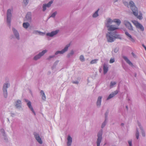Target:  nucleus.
<instances>
[{"mask_svg": "<svg viewBox=\"0 0 146 146\" xmlns=\"http://www.w3.org/2000/svg\"><path fill=\"white\" fill-rule=\"evenodd\" d=\"M13 31L16 37L18 39H19V34L17 31H16L15 29L14 28L13 29Z\"/></svg>", "mask_w": 146, "mask_h": 146, "instance_id": "obj_19", "label": "nucleus"}, {"mask_svg": "<svg viewBox=\"0 0 146 146\" xmlns=\"http://www.w3.org/2000/svg\"><path fill=\"white\" fill-rule=\"evenodd\" d=\"M123 125H124V124L123 123H121V125L123 126Z\"/></svg>", "mask_w": 146, "mask_h": 146, "instance_id": "obj_46", "label": "nucleus"}, {"mask_svg": "<svg viewBox=\"0 0 146 146\" xmlns=\"http://www.w3.org/2000/svg\"><path fill=\"white\" fill-rule=\"evenodd\" d=\"M142 135L143 137L145 136V133H144V132H142Z\"/></svg>", "mask_w": 146, "mask_h": 146, "instance_id": "obj_39", "label": "nucleus"}, {"mask_svg": "<svg viewBox=\"0 0 146 146\" xmlns=\"http://www.w3.org/2000/svg\"><path fill=\"white\" fill-rule=\"evenodd\" d=\"M56 14V12H55L54 13H52V15L50 17H54L55 16Z\"/></svg>", "mask_w": 146, "mask_h": 146, "instance_id": "obj_34", "label": "nucleus"}, {"mask_svg": "<svg viewBox=\"0 0 146 146\" xmlns=\"http://www.w3.org/2000/svg\"><path fill=\"white\" fill-rule=\"evenodd\" d=\"M116 83L115 82H111L110 83V86L112 87L113 86L115 85Z\"/></svg>", "mask_w": 146, "mask_h": 146, "instance_id": "obj_31", "label": "nucleus"}, {"mask_svg": "<svg viewBox=\"0 0 146 146\" xmlns=\"http://www.w3.org/2000/svg\"><path fill=\"white\" fill-rule=\"evenodd\" d=\"M54 56H50L49 58H48V59H49L50 58H53Z\"/></svg>", "mask_w": 146, "mask_h": 146, "instance_id": "obj_42", "label": "nucleus"}, {"mask_svg": "<svg viewBox=\"0 0 146 146\" xmlns=\"http://www.w3.org/2000/svg\"><path fill=\"white\" fill-rule=\"evenodd\" d=\"M102 98V97L101 96H99L98 97L97 102V106H100L101 105Z\"/></svg>", "mask_w": 146, "mask_h": 146, "instance_id": "obj_20", "label": "nucleus"}, {"mask_svg": "<svg viewBox=\"0 0 146 146\" xmlns=\"http://www.w3.org/2000/svg\"><path fill=\"white\" fill-rule=\"evenodd\" d=\"M58 31L56 30L55 31L52 32L51 33H48L46 34V35L51 37L53 36L56 35L58 32Z\"/></svg>", "mask_w": 146, "mask_h": 146, "instance_id": "obj_13", "label": "nucleus"}, {"mask_svg": "<svg viewBox=\"0 0 146 146\" xmlns=\"http://www.w3.org/2000/svg\"><path fill=\"white\" fill-rule=\"evenodd\" d=\"M104 70V73L105 74H106L108 72V68L105 65H104L103 67Z\"/></svg>", "mask_w": 146, "mask_h": 146, "instance_id": "obj_23", "label": "nucleus"}, {"mask_svg": "<svg viewBox=\"0 0 146 146\" xmlns=\"http://www.w3.org/2000/svg\"><path fill=\"white\" fill-rule=\"evenodd\" d=\"M114 1H115V2H116L117 1V0H114Z\"/></svg>", "mask_w": 146, "mask_h": 146, "instance_id": "obj_47", "label": "nucleus"}, {"mask_svg": "<svg viewBox=\"0 0 146 146\" xmlns=\"http://www.w3.org/2000/svg\"><path fill=\"white\" fill-rule=\"evenodd\" d=\"M29 26V24L28 23H24L23 24V26L25 29H27Z\"/></svg>", "mask_w": 146, "mask_h": 146, "instance_id": "obj_24", "label": "nucleus"}, {"mask_svg": "<svg viewBox=\"0 0 146 146\" xmlns=\"http://www.w3.org/2000/svg\"><path fill=\"white\" fill-rule=\"evenodd\" d=\"M123 58L126 61V62L128 63L129 65L131 66L133 65L132 63L128 59L127 57L125 56H123Z\"/></svg>", "mask_w": 146, "mask_h": 146, "instance_id": "obj_18", "label": "nucleus"}, {"mask_svg": "<svg viewBox=\"0 0 146 146\" xmlns=\"http://www.w3.org/2000/svg\"><path fill=\"white\" fill-rule=\"evenodd\" d=\"M70 44H67L66 46L65 47L64 49L62 50L61 51H58L56 52L55 53V55H57L58 54H62L64 53L68 49V47L70 46Z\"/></svg>", "mask_w": 146, "mask_h": 146, "instance_id": "obj_7", "label": "nucleus"}, {"mask_svg": "<svg viewBox=\"0 0 146 146\" xmlns=\"http://www.w3.org/2000/svg\"><path fill=\"white\" fill-rule=\"evenodd\" d=\"M9 85L8 84H5L3 86V90L4 95L5 98L7 96V88Z\"/></svg>", "mask_w": 146, "mask_h": 146, "instance_id": "obj_8", "label": "nucleus"}, {"mask_svg": "<svg viewBox=\"0 0 146 146\" xmlns=\"http://www.w3.org/2000/svg\"><path fill=\"white\" fill-rule=\"evenodd\" d=\"M80 60L82 61H83L84 60V58L83 55H81L80 57Z\"/></svg>", "mask_w": 146, "mask_h": 146, "instance_id": "obj_29", "label": "nucleus"}, {"mask_svg": "<svg viewBox=\"0 0 146 146\" xmlns=\"http://www.w3.org/2000/svg\"><path fill=\"white\" fill-rule=\"evenodd\" d=\"M125 35L127 36L129 39L132 42H135V39L132 38L131 36L129 34V33L127 32H125Z\"/></svg>", "mask_w": 146, "mask_h": 146, "instance_id": "obj_15", "label": "nucleus"}, {"mask_svg": "<svg viewBox=\"0 0 146 146\" xmlns=\"http://www.w3.org/2000/svg\"><path fill=\"white\" fill-rule=\"evenodd\" d=\"M97 60H98L97 59L93 60L91 61L90 64H93L94 63H96V62Z\"/></svg>", "mask_w": 146, "mask_h": 146, "instance_id": "obj_27", "label": "nucleus"}, {"mask_svg": "<svg viewBox=\"0 0 146 146\" xmlns=\"http://www.w3.org/2000/svg\"><path fill=\"white\" fill-rule=\"evenodd\" d=\"M117 50H118L116 49H115L114 50V52H116Z\"/></svg>", "mask_w": 146, "mask_h": 146, "instance_id": "obj_41", "label": "nucleus"}, {"mask_svg": "<svg viewBox=\"0 0 146 146\" xmlns=\"http://www.w3.org/2000/svg\"><path fill=\"white\" fill-rule=\"evenodd\" d=\"M34 135L36 139L38 142L40 144H42V141L39 135L36 133H34Z\"/></svg>", "mask_w": 146, "mask_h": 146, "instance_id": "obj_12", "label": "nucleus"}, {"mask_svg": "<svg viewBox=\"0 0 146 146\" xmlns=\"http://www.w3.org/2000/svg\"><path fill=\"white\" fill-rule=\"evenodd\" d=\"M124 3L125 4V5H128V3L126 2H125V3L124 2Z\"/></svg>", "mask_w": 146, "mask_h": 146, "instance_id": "obj_40", "label": "nucleus"}, {"mask_svg": "<svg viewBox=\"0 0 146 146\" xmlns=\"http://www.w3.org/2000/svg\"><path fill=\"white\" fill-rule=\"evenodd\" d=\"M73 83H76V84H78V82H73Z\"/></svg>", "mask_w": 146, "mask_h": 146, "instance_id": "obj_45", "label": "nucleus"}, {"mask_svg": "<svg viewBox=\"0 0 146 146\" xmlns=\"http://www.w3.org/2000/svg\"><path fill=\"white\" fill-rule=\"evenodd\" d=\"M128 143L129 144V146H132V143L131 141H128Z\"/></svg>", "mask_w": 146, "mask_h": 146, "instance_id": "obj_37", "label": "nucleus"}, {"mask_svg": "<svg viewBox=\"0 0 146 146\" xmlns=\"http://www.w3.org/2000/svg\"><path fill=\"white\" fill-rule=\"evenodd\" d=\"M131 54H132V55L133 56H134L135 55H134V53H133V52H132Z\"/></svg>", "mask_w": 146, "mask_h": 146, "instance_id": "obj_44", "label": "nucleus"}, {"mask_svg": "<svg viewBox=\"0 0 146 146\" xmlns=\"http://www.w3.org/2000/svg\"><path fill=\"white\" fill-rule=\"evenodd\" d=\"M74 54V51L73 50H72L71 52L68 54V57H69L70 56Z\"/></svg>", "mask_w": 146, "mask_h": 146, "instance_id": "obj_30", "label": "nucleus"}, {"mask_svg": "<svg viewBox=\"0 0 146 146\" xmlns=\"http://www.w3.org/2000/svg\"><path fill=\"white\" fill-rule=\"evenodd\" d=\"M67 145L68 146H70L72 141V139L70 135H68L67 138Z\"/></svg>", "mask_w": 146, "mask_h": 146, "instance_id": "obj_14", "label": "nucleus"}, {"mask_svg": "<svg viewBox=\"0 0 146 146\" xmlns=\"http://www.w3.org/2000/svg\"><path fill=\"white\" fill-rule=\"evenodd\" d=\"M46 50H43L38 55H36L34 57L35 60H37L41 56H43L45 53L47 52Z\"/></svg>", "mask_w": 146, "mask_h": 146, "instance_id": "obj_10", "label": "nucleus"}, {"mask_svg": "<svg viewBox=\"0 0 146 146\" xmlns=\"http://www.w3.org/2000/svg\"><path fill=\"white\" fill-rule=\"evenodd\" d=\"M118 93V91H115L113 93L111 94H110L108 98H107V100H108L109 99H110L111 98H112L113 97V96H114L115 95L117 94Z\"/></svg>", "mask_w": 146, "mask_h": 146, "instance_id": "obj_16", "label": "nucleus"}, {"mask_svg": "<svg viewBox=\"0 0 146 146\" xmlns=\"http://www.w3.org/2000/svg\"><path fill=\"white\" fill-rule=\"evenodd\" d=\"M40 93L42 95V99L43 100H45L46 99V97L43 91L41 90Z\"/></svg>", "mask_w": 146, "mask_h": 146, "instance_id": "obj_22", "label": "nucleus"}, {"mask_svg": "<svg viewBox=\"0 0 146 146\" xmlns=\"http://www.w3.org/2000/svg\"><path fill=\"white\" fill-rule=\"evenodd\" d=\"M53 1H51L48 3L47 4H44L43 6V11H45L46 10V7H49L51 5Z\"/></svg>", "mask_w": 146, "mask_h": 146, "instance_id": "obj_11", "label": "nucleus"}, {"mask_svg": "<svg viewBox=\"0 0 146 146\" xmlns=\"http://www.w3.org/2000/svg\"><path fill=\"white\" fill-rule=\"evenodd\" d=\"M136 138L137 139H138L139 138V133L138 131L137 130L136 131Z\"/></svg>", "mask_w": 146, "mask_h": 146, "instance_id": "obj_32", "label": "nucleus"}, {"mask_svg": "<svg viewBox=\"0 0 146 146\" xmlns=\"http://www.w3.org/2000/svg\"><path fill=\"white\" fill-rule=\"evenodd\" d=\"M102 131L99 132L98 134V139L97 141V146H100L102 139Z\"/></svg>", "mask_w": 146, "mask_h": 146, "instance_id": "obj_6", "label": "nucleus"}, {"mask_svg": "<svg viewBox=\"0 0 146 146\" xmlns=\"http://www.w3.org/2000/svg\"><path fill=\"white\" fill-rule=\"evenodd\" d=\"M130 7L133 12V14L139 19H142V15L141 12H139V15H138V11L137 7L135 5L133 2L132 1L129 2Z\"/></svg>", "mask_w": 146, "mask_h": 146, "instance_id": "obj_2", "label": "nucleus"}, {"mask_svg": "<svg viewBox=\"0 0 146 146\" xmlns=\"http://www.w3.org/2000/svg\"><path fill=\"white\" fill-rule=\"evenodd\" d=\"M121 21L119 19H115L112 21L109 19L107 20L106 25L109 31H113L118 29V27Z\"/></svg>", "mask_w": 146, "mask_h": 146, "instance_id": "obj_1", "label": "nucleus"}, {"mask_svg": "<svg viewBox=\"0 0 146 146\" xmlns=\"http://www.w3.org/2000/svg\"><path fill=\"white\" fill-rule=\"evenodd\" d=\"M25 101H26V102H27V100H25Z\"/></svg>", "mask_w": 146, "mask_h": 146, "instance_id": "obj_49", "label": "nucleus"}, {"mask_svg": "<svg viewBox=\"0 0 146 146\" xmlns=\"http://www.w3.org/2000/svg\"><path fill=\"white\" fill-rule=\"evenodd\" d=\"M37 33H38L40 35H42L44 34V33L41 32H39L38 31H35L34 32V33H36V34Z\"/></svg>", "mask_w": 146, "mask_h": 146, "instance_id": "obj_28", "label": "nucleus"}, {"mask_svg": "<svg viewBox=\"0 0 146 146\" xmlns=\"http://www.w3.org/2000/svg\"><path fill=\"white\" fill-rule=\"evenodd\" d=\"M28 0H24L23 1L25 5H26L28 3Z\"/></svg>", "mask_w": 146, "mask_h": 146, "instance_id": "obj_36", "label": "nucleus"}, {"mask_svg": "<svg viewBox=\"0 0 146 146\" xmlns=\"http://www.w3.org/2000/svg\"><path fill=\"white\" fill-rule=\"evenodd\" d=\"M131 22L137 28L140 29L142 31L144 30V28L143 26L138 21L135 20H132Z\"/></svg>", "mask_w": 146, "mask_h": 146, "instance_id": "obj_5", "label": "nucleus"}, {"mask_svg": "<svg viewBox=\"0 0 146 146\" xmlns=\"http://www.w3.org/2000/svg\"><path fill=\"white\" fill-rule=\"evenodd\" d=\"M124 24L131 31L133 30L132 26L131 25V24L128 21H124Z\"/></svg>", "mask_w": 146, "mask_h": 146, "instance_id": "obj_9", "label": "nucleus"}, {"mask_svg": "<svg viewBox=\"0 0 146 146\" xmlns=\"http://www.w3.org/2000/svg\"><path fill=\"white\" fill-rule=\"evenodd\" d=\"M1 131L2 133H4V131L3 129H1Z\"/></svg>", "mask_w": 146, "mask_h": 146, "instance_id": "obj_38", "label": "nucleus"}, {"mask_svg": "<svg viewBox=\"0 0 146 146\" xmlns=\"http://www.w3.org/2000/svg\"><path fill=\"white\" fill-rule=\"evenodd\" d=\"M27 105L29 108L31 109V110L32 111V112L34 113L35 115V113L31 105V103L29 101L27 103Z\"/></svg>", "mask_w": 146, "mask_h": 146, "instance_id": "obj_17", "label": "nucleus"}, {"mask_svg": "<svg viewBox=\"0 0 146 146\" xmlns=\"http://www.w3.org/2000/svg\"><path fill=\"white\" fill-rule=\"evenodd\" d=\"M21 104V102L20 100H18L16 102L15 106L17 108L20 107Z\"/></svg>", "mask_w": 146, "mask_h": 146, "instance_id": "obj_21", "label": "nucleus"}, {"mask_svg": "<svg viewBox=\"0 0 146 146\" xmlns=\"http://www.w3.org/2000/svg\"><path fill=\"white\" fill-rule=\"evenodd\" d=\"M107 113H106L105 114V117H106H106H107Z\"/></svg>", "mask_w": 146, "mask_h": 146, "instance_id": "obj_43", "label": "nucleus"}, {"mask_svg": "<svg viewBox=\"0 0 146 146\" xmlns=\"http://www.w3.org/2000/svg\"><path fill=\"white\" fill-rule=\"evenodd\" d=\"M115 60L114 58H111L110 60V62L112 63L114 62Z\"/></svg>", "mask_w": 146, "mask_h": 146, "instance_id": "obj_33", "label": "nucleus"}, {"mask_svg": "<svg viewBox=\"0 0 146 146\" xmlns=\"http://www.w3.org/2000/svg\"><path fill=\"white\" fill-rule=\"evenodd\" d=\"M106 37L108 41L109 42H113L116 38H121L119 36L115 33L112 35L110 33H108L106 35Z\"/></svg>", "mask_w": 146, "mask_h": 146, "instance_id": "obj_3", "label": "nucleus"}, {"mask_svg": "<svg viewBox=\"0 0 146 146\" xmlns=\"http://www.w3.org/2000/svg\"><path fill=\"white\" fill-rule=\"evenodd\" d=\"M126 108L127 109V106H126Z\"/></svg>", "mask_w": 146, "mask_h": 146, "instance_id": "obj_50", "label": "nucleus"}, {"mask_svg": "<svg viewBox=\"0 0 146 146\" xmlns=\"http://www.w3.org/2000/svg\"><path fill=\"white\" fill-rule=\"evenodd\" d=\"M99 10V9H98L95 12V13L93 14V17H97L98 16V12Z\"/></svg>", "mask_w": 146, "mask_h": 146, "instance_id": "obj_25", "label": "nucleus"}, {"mask_svg": "<svg viewBox=\"0 0 146 146\" xmlns=\"http://www.w3.org/2000/svg\"><path fill=\"white\" fill-rule=\"evenodd\" d=\"M138 125H139V126H140V124H139V123H138Z\"/></svg>", "mask_w": 146, "mask_h": 146, "instance_id": "obj_48", "label": "nucleus"}, {"mask_svg": "<svg viewBox=\"0 0 146 146\" xmlns=\"http://www.w3.org/2000/svg\"><path fill=\"white\" fill-rule=\"evenodd\" d=\"M11 10L10 9L8 10L7 12V22L9 26L11 25Z\"/></svg>", "mask_w": 146, "mask_h": 146, "instance_id": "obj_4", "label": "nucleus"}, {"mask_svg": "<svg viewBox=\"0 0 146 146\" xmlns=\"http://www.w3.org/2000/svg\"><path fill=\"white\" fill-rule=\"evenodd\" d=\"M31 14L30 13H27V15H26V17L27 18V19H30L31 18Z\"/></svg>", "mask_w": 146, "mask_h": 146, "instance_id": "obj_26", "label": "nucleus"}, {"mask_svg": "<svg viewBox=\"0 0 146 146\" xmlns=\"http://www.w3.org/2000/svg\"><path fill=\"white\" fill-rule=\"evenodd\" d=\"M105 120H106V119H105ZM106 121L103 123L102 125V128H103L104 126H105L106 125Z\"/></svg>", "mask_w": 146, "mask_h": 146, "instance_id": "obj_35", "label": "nucleus"}]
</instances>
